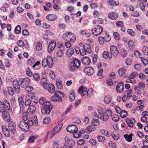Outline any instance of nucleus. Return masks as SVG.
Returning <instances> with one entry per match:
<instances>
[{
    "instance_id": "cd10ccee",
    "label": "nucleus",
    "mask_w": 148,
    "mask_h": 148,
    "mask_svg": "<svg viewBox=\"0 0 148 148\" xmlns=\"http://www.w3.org/2000/svg\"><path fill=\"white\" fill-rule=\"evenodd\" d=\"M103 56L104 58H108L109 59L111 58L112 57V55L107 51H104L103 54Z\"/></svg>"
},
{
    "instance_id": "603ef678",
    "label": "nucleus",
    "mask_w": 148,
    "mask_h": 148,
    "mask_svg": "<svg viewBox=\"0 0 148 148\" xmlns=\"http://www.w3.org/2000/svg\"><path fill=\"white\" fill-rule=\"evenodd\" d=\"M87 90V88L86 87H83V86H81L79 88L78 90V92L79 93H80L81 91H83L84 92H85V93H87L86 91Z\"/></svg>"
},
{
    "instance_id": "6e6552de",
    "label": "nucleus",
    "mask_w": 148,
    "mask_h": 148,
    "mask_svg": "<svg viewBox=\"0 0 148 148\" xmlns=\"http://www.w3.org/2000/svg\"><path fill=\"white\" fill-rule=\"evenodd\" d=\"M8 127L10 132L14 134L16 131V125L14 123L11 121L8 124Z\"/></svg>"
},
{
    "instance_id": "680f3d73",
    "label": "nucleus",
    "mask_w": 148,
    "mask_h": 148,
    "mask_svg": "<svg viewBox=\"0 0 148 148\" xmlns=\"http://www.w3.org/2000/svg\"><path fill=\"white\" fill-rule=\"evenodd\" d=\"M50 121V119L49 118H45L43 120V123L44 124H48Z\"/></svg>"
},
{
    "instance_id": "c03bdc74",
    "label": "nucleus",
    "mask_w": 148,
    "mask_h": 148,
    "mask_svg": "<svg viewBox=\"0 0 148 148\" xmlns=\"http://www.w3.org/2000/svg\"><path fill=\"white\" fill-rule=\"evenodd\" d=\"M34 79L36 81H39L40 79V75L38 73H35L33 75Z\"/></svg>"
},
{
    "instance_id": "f257e3e1",
    "label": "nucleus",
    "mask_w": 148,
    "mask_h": 148,
    "mask_svg": "<svg viewBox=\"0 0 148 148\" xmlns=\"http://www.w3.org/2000/svg\"><path fill=\"white\" fill-rule=\"evenodd\" d=\"M46 99L44 97L40 98L39 101V103L41 104L44 108L42 110L43 114H49L52 108V106L51 105L50 102L46 101Z\"/></svg>"
},
{
    "instance_id": "20e7f679",
    "label": "nucleus",
    "mask_w": 148,
    "mask_h": 148,
    "mask_svg": "<svg viewBox=\"0 0 148 148\" xmlns=\"http://www.w3.org/2000/svg\"><path fill=\"white\" fill-rule=\"evenodd\" d=\"M19 81L20 82L21 87L24 88L29 85L30 82V80L28 78H25L24 79H20Z\"/></svg>"
},
{
    "instance_id": "ea45409f",
    "label": "nucleus",
    "mask_w": 148,
    "mask_h": 148,
    "mask_svg": "<svg viewBox=\"0 0 148 148\" xmlns=\"http://www.w3.org/2000/svg\"><path fill=\"white\" fill-rule=\"evenodd\" d=\"M21 29L20 25L17 26L14 29V32L16 34H19L21 32Z\"/></svg>"
},
{
    "instance_id": "13d9d810",
    "label": "nucleus",
    "mask_w": 148,
    "mask_h": 148,
    "mask_svg": "<svg viewBox=\"0 0 148 148\" xmlns=\"http://www.w3.org/2000/svg\"><path fill=\"white\" fill-rule=\"evenodd\" d=\"M113 35L114 38L116 40H119L120 38V35L117 32H115L114 34Z\"/></svg>"
},
{
    "instance_id": "b1692460",
    "label": "nucleus",
    "mask_w": 148,
    "mask_h": 148,
    "mask_svg": "<svg viewBox=\"0 0 148 148\" xmlns=\"http://www.w3.org/2000/svg\"><path fill=\"white\" fill-rule=\"evenodd\" d=\"M56 18V16L55 14H50L46 16V18L50 21L55 20Z\"/></svg>"
},
{
    "instance_id": "c756f323",
    "label": "nucleus",
    "mask_w": 148,
    "mask_h": 148,
    "mask_svg": "<svg viewBox=\"0 0 148 148\" xmlns=\"http://www.w3.org/2000/svg\"><path fill=\"white\" fill-rule=\"evenodd\" d=\"M83 48L86 50V51L88 53H90L91 51V48L90 46L87 44H85L83 46Z\"/></svg>"
},
{
    "instance_id": "e2e57ef3",
    "label": "nucleus",
    "mask_w": 148,
    "mask_h": 148,
    "mask_svg": "<svg viewBox=\"0 0 148 148\" xmlns=\"http://www.w3.org/2000/svg\"><path fill=\"white\" fill-rule=\"evenodd\" d=\"M101 133L107 136H108L110 135V133L106 130H101Z\"/></svg>"
},
{
    "instance_id": "bf43d9fd",
    "label": "nucleus",
    "mask_w": 148,
    "mask_h": 148,
    "mask_svg": "<svg viewBox=\"0 0 148 148\" xmlns=\"http://www.w3.org/2000/svg\"><path fill=\"white\" fill-rule=\"evenodd\" d=\"M34 58L31 57L28 61V64L29 65H31L34 63Z\"/></svg>"
},
{
    "instance_id": "4be33fe9",
    "label": "nucleus",
    "mask_w": 148,
    "mask_h": 148,
    "mask_svg": "<svg viewBox=\"0 0 148 148\" xmlns=\"http://www.w3.org/2000/svg\"><path fill=\"white\" fill-rule=\"evenodd\" d=\"M85 132V131L84 129L81 130L79 132L77 130V133L73 134V136L75 138H78L80 136L81 134L84 133Z\"/></svg>"
},
{
    "instance_id": "338daca9",
    "label": "nucleus",
    "mask_w": 148,
    "mask_h": 148,
    "mask_svg": "<svg viewBox=\"0 0 148 148\" xmlns=\"http://www.w3.org/2000/svg\"><path fill=\"white\" fill-rule=\"evenodd\" d=\"M141 59L144 65H146L148 63V61L147 59L143 57L141 58Z\"/></svg>"
},
{
    "instance_id": "a19ab883",
    "label": "nucleus",
    "mask_w": 148,
    "mask_h": 148,
    "mask_svg": "<svg viewBox=\"0 0 148 148\" xmlns=\"http://www.w3.org/2000/svg\"><path fill=\"white\" fill-rule=\"evenodd\" d=\"M139 3L141 9L143 11H144L145 7V5L144 4V3L141 1H140L139 2Z\"/></svg>"
},
{
    "instance_id": "a878e982",
    "label": "nucleus",
    "mask_w": 148,
    "mask_h": 148,
    "mask_svg": "<svg viewBox=\"0 0 148 148\" xmlns=\"http://www.w3.org/2000/svg\"><path fill=\"white\" fill-rule=\"evenodd\" d=\"M68 40L70 39L71 41H74L75 39V36L73 34L69 32L67 33Z\"/></svg>"
},
{
    "instance_id": "39448f33",
    "label": "nucleus",
    "mask_w": 148,
    "mask_h": 148,
    "mask_svg": "<svg viewBox=\"0 0 148 148\" xmlns=\"http://www.w3.org/2000/svg\"><path fill=\"white\" fill-rule=\"evenodd\" d=\"M67 132L75 134L77 133L78 130L77 126L75 125H71L68 126L66 128Z\"/></svg>"
},
{
    "instance_id": "1a4fd4ad",
    "label": "nucleus",
    "mask_w": 148,
    "mask_h": 148,
    "mask_svg": "<svg viewBox=\"0 0 148 148\" xmlns=\"http://www.w3.org/2000/svg\"><path fill=\"white\" fill-rule=\"evenodd\" d=\"M2 115L3 119L5 121L7 122H9L10 121V115L7 111L4 110L3 111Z\"/></svg>"
},
{
    "instance_id": "7ed1b4c3",
    "label": "nucleus",
    "mask_w": 148,
    "mask_h": 148,
    "mask_svg": "<svg viewBox=\"0 0 148 148\" xmlns=\"http://www.w3.org/2000/svg\"><path fill=\"white\" fill-rule=\"evenodd\" d=\"M112 115V111L110 110H107L106 112H103L102 115L97 116V118H99L104 121H106L108 120L109 117Z\"/></svg>"
},
{
    "instance_id": "6e6d98bb",
    "label": "nucleus",
    "mask_w": 148,
    "mask_h": 148,
    "mask_svg": "<svg viewBox=\"0 0 148 148\" xmlns=\"http://www.w3.org/2000/svg\"><path fill=\"white\" fill-rule=\"evenodd\" d=\"M36 139V138L34 136H30L28 139V142L29 143H32L34 142L35 140Z\"/></svg>"
},
{
    "instance_id": "5fc2aeb1",
    "label": "nucleus",
    "mask_w": 148,
    "mask_h": 148,
    "mask_svg": "<svg viewBox=\"0 0 148 148\" xmlns=\"http://www.w3.org/2000/svg\"><path fill=\"white\" fill-rule=\"evenodd\" d=\"M94 125L92 126H88L86 129L87 131L88 132L93 131L95 130V128L94 127Z\"/></svg>"
},
{
    "instance_id": "7c9ffc66",
    "label": "nucleus",
    "mask_w": 148,
    "mask_h": 148,
    "mask_svg": "<svg viewBox=\"0 0 148 148\" xmlns=\"http://www.w3.org/2000/svg\"><path fill=\"white\" fill-rule=\"evenodd\" d=\"M124 94L127 96V97H128V98H130L132 95V90L131 89L128 90L125 92Z\"/></svg>"
},
{
    "instance_id": "aec40b11",
    "label": "nucleus",
    "mask_w": 148,
    "mask_h": 148,
    "mask_svg": "<svg viewBox=\"0 0 148 148\" xmlns=\"http://www.w3.org/2000/svg\"><path fill=\"white\" fill-rule=\"evenodd\" d=\"M47 89L49 92L51 93H53L55 91V86L52 84H49Z\"/></svg>"
},
{
    "instance_id": "49530a36",
    "label": "nucleus",
    "mask_w": 148,
    "mask_h": 148,
    "mask_svg": "<svg viewBox=\"0 0 148 148\" xmlns=\"http://www.w3.org/2000/svg\"><path fill=\"white\" fill-rule=\"evenodd\" d=\"M64 50L63 49L59 50L58 51L57 54L58 57H62L64 53Z\"/></svg>"
},
{
    "instance_id": "393cba45",
    "label": "nucleus",
    "mask_w": 148,
    "mask_h": 148,
    "mask_svg": "<svg viewBox=\"0 0 148 148\" xmlns=\"http://www.w3.org/2000/svg\"><path fill=\"white\" fill-rule=\"evenodd\" d=\"M108 16L110 19L113 20L116 19L118 18L117 14L114 12L110 13L108 14Z\"/></svg>"
},
{
    "instance_id": "0eeeda50",
    "label": "nucleus",
    "mask_w": 148,
    "mask_h": 148,
    "mask_svg": "<svg viewBox=\"0 0 148 148\" xmlns=\"http://www.w3.org/2000/svg\"><path fill=\"white\" fill-rule=\"evenodd\" d=\"M20 82L17 80H14L13 83V87L14 89L15 92L16 93H18L20 92V86L19 83Z\"/></svg>"
},
{
    "instance_id": "052dcab7",
    "label": "nucleus",
    "mask_w": 148,
    "mask_h": 148,
    "mask_svg": "<svg viewBox=\"0 0 148 148\" xmlns=\"http://www.w3.org/2000/svg\"><path fill=\"white\" fill-rule=\"evenodd\" d=\"M5 109L4 104L3 102L0 101V111L1 112H3L2 110H4Z\"/></svg>"
},
{
    "instance_id": "a18cd8bd",
    "label": "nucleus",
    "mask_w": 148,
    "mask_h": 148,
    "mask_svg": "<svg viewBox=\"0 0 148 148\" xmlns=\"http://www.w3.org/2000/svg\"><path fill=\"white\" fill-rule=\"evenodd\" d=\"M7 91L9 95L12 96L14 95V92L13 90V89L10 87L8 88Z\"/></svg>"
},
{
    "instance_id": "de8ad7c7",
    "label": "nucleus",
    "mask_w": 148,
    "mask_h": 148,
    "mask_svg": "<svg viewBox=\"0 0 148 148\" xmlns=\"http://www.w3.org/2000/svg\"><path fill=\"white\" fill-rule=\"evenodd\" d=\"M121 113V116L122 118L125 117L127 116V112L125 110H123L122 111Z\"/></svg>"
},
{
    "instance_id": "f03ea898",
    "label": "nucleus",
    "mask_w": 148,
    "mask_h": 148,
    "mask_svg": "<svg viewBox=\"0 0 148 148\" xmlns=\"http://www.w3.org/2000/svg\"><path fill=\"white\" fill-rule=\"evenodd\" d=\"M53 64L52 58L49 56H47V58H44L42 62V65L43 67L48 66L49 68H51L53 66Z\"/></svg>"
},
{
    "instance_id": "58836bf2",
    "label": "nucleus",
    "mask_w": 148,
    "mask_h": 148,
    "mask_svg": "<svg viewBox=\"0 0 148 148\" xmlns=\"http://www.w3.org/2000/svg\"><path fill=\"white\" fill-rule=\"evenodd\" d=\"M56 96H60L61 97H63L64 96V94L62 92L60 91H56L55 93Z\"/></svg>"
},
{
    "instance_id": "a211bd4d",
    "label": "nucleus",
    "mask_w": 148,
    "mask_h": 148,
    "mask_svg": "<svg viewBox=\"0 0 148 148\" xmlns=\"http://www.w3.org/2000/svg\"><path fill=\"white\" fill-rule=\"evenodd\" d=\"M56 42L54 41L51 42L49 44L48 47V51L51 52L55 48L56 46Z\"/></svg>"
},
{
    "instance_id": "3c124183",
    "label": "nucleus",
    "mask_w": 148,
    "mask_h": 148,
    "mask_svg": "<svg viewBox=\"0 0 148 148\" xmlns=\"http://www.w3.org/2000/svg\"><path fill=\"white\" fill-rule=\"evenodd\" d=\"M23 116L22 118L23 120L25 121L28 119L29 115L27 112H23Z\"/></svg>"
},
{
    "instance_id": "f8f14e48",
    "label": "nucleus",
    "mask_w": 148,
    "mask_h": 148,
    "mask_svg": "<svg viewBox=\"0 0 148 148\" xmlns=\"http://www.w3.org/2000/svg\"><path fill=\"white\" fill-rule=\"evenodd\" d=\"M62 126V124L61 123H60L56 126L51 132V134L54 135L57 134L60 130Z\"/></svg>"
},
{
    "instance_id": "0e129e2a",
    "label": "nucleus",
    "mask_w": 148,
    "mask_h": 148,
    "mask_svg": "<svg viewBox=\"0 0 148 148\" xmlns=\"http://www.w3.org/2000/svg\"><path fill=\"white\" fill-rule=\"evenodd\" d=\"M112 119L116 122L118 121L119 119V117L118 115H115L112 117Z\"/></svg>"
},
{
    "instance_id": "9d476101",
    "label": "nucleus",
    "mask_w": 148,
    "mask_h": 148,
    "mask_svg": "<svg viewBox=\"0 0 148 148\" xmlns=\"http://www.w3.org/2000/svg\"><path fill=\"white\" fill-rule=\"evenodd\" d=\"M18 126L20 129L22 131H24L28 128L27 123L25 121H20L18 124Z\"/></svg>"
},
{
    "instance_id": "864d4df0",
    "label": "nucleus",
    "mask_w": 148,
    "mask_h": 148,
    "mask_svg": "<svg viewBox=\"0 0 148 148\" xmlns=\"http://www.w3.org/2000/svg\"><path fill=\"white\" fill-rule=\"evenodd\" d=\"M103 22V20L101 18H99L97 19V22L95 21H93V23L96 24V23H97L99 24H102Z\"/></svg>"
},
{
    "instance_id": "2eb2a0df",
    "label": "nucleus",
    "mask_w": 148,
    "mask_h": 148,
    "mask_svg": "<svg viewBox=\"0 0 148 148\" xmlns=\"http://www.w3.org/2000/svg\"><path fill=\"white\" fill-rule=\"evenodd\" d=\"M124 84L123 82H121L117 85L116 90L118 92H121L123 91L124 89Z\"/></svg>"
},
{
    "instance_id": "dca6fc26",
    "label": "nucleus",
    "mask_w": 148,
    "mask_h": 148,
    "mask_svg": "<svg viewBox=\"0 0 148 148\" xmlns=\"http://www.w3.org/2000/svg\"><path fill=\"white\" fill-rule=\"evenodd\" d=\"M136 120L134 118H132L131 119H127L126 120V122L128 125L131 127H133V124L135 123Z\"/></svg>"
},
{
    "instance_id": "4d7b16f0",
    "label": "nucleus",
    "mask_w": 148,
    "mask_h": 148,
    "mask_svg": "<svg viewBox=\"0 0 148 148\" xmlns=\"http://www.w3.org/2000/svg\"><path fill=\"white\" fill-rule=\"evenodd\" d=\"M17 43L18 46L21 47H23L24 45L23 42L21 40H19Z\"/></svg>"
},
{
    "instance_id": "37998d69",
    "label": "nucleus",
    "mask_w": 148,
    "mask_h": 148,
    "mask_svg": "<svg viewBox=\"0 0 148 148\" xmlns=\"http://www.w3.org/2000/svg\"><path fill=\"white\" fill-rule=\"evenodd\" d=\"M138 75V73L136 72H133L129 76V79H133Z\"/></svg>"
},
{
    "instance_id": "09e8293b",
    "label": "nucleus",
    "mask_w": 148,
    "mask_h": 148,
    "mask_svg": "<svg viewBox=\"0 0 148 148\" xmlns=\"http://www.w3.org/2000/svg\"><path fill=\"white\" fill-rule=\"evenodd\" d=\"M104 101L106 104L109 103L111 101V98L110 97L106 96L104 99Z\"/></svg>"
},
{
    "instance_id": "4468645a",
    "label": "nucleus",
    "mask_w": 148,
    "mask_h": 148,
    "mask_svg": "<svg viewBox=\"0 0 148 148\" xmlns=\"http://www.w3.org/2000/svg\"><path fill=\"white\" fill-rule=\"evenodd\" d=\"M66 143L68 145L74 146L75 145V141L69 137L66 136L64 138Z\"/></svg>"
},
{
    "instance_id": "c85d7f7f",
    "label": "nucleus",
    "mask_w": 148,
    "mask_h": 148,
    "mask_svg": "<svg viewBox=\"0 0 148 148\" xmlns=\"http://www.w3.org/2000/svg\"><path fill=\"white\" fill-rule=\"evenodd\" d=\"M81 64L80 60L76 58H75L73 60V64L77 68H78Z\"/></svg>"
},
{
    "instance_id": "473e14b6",
    "label": "nucleus",
    "mask_w": 148,
    "mask_h": 148,
    "mask_svg": "<svg viewBox=\"0 0 148 148\" xmlns=\"http://www.w3.org/2000/svg\"><path fill=\"white\" fill-rule=\"evenodd\" d=\"M75 92L74 91L71 93L69 96V100L71 101H73L75 98Z\"/></svg>"
},
{
    "instance_id": "2f4dec72",
    "label": "nucleus",
    "mask_w": 148,
    "mask_h": 148,
    "mask_svg": "<svg viewBox=\"0 0 148 148\" xmlns=\"http://www.w3.org/2000/svg\"><path fill=\"white\" fill-rule=\"evenodd\" d=\"M112 138L115 140H118L119 138V134L116 132H113L111 134Z\"/></svg>"
},
{
    "instance_id": "8fccbe9b",
    "label": "nucleus",
    "mask_w": 148,
    "mask_h": 148,
    "mask_svg": "<svg viewBox=\"0 0 148 148\" xmlns=\"http://www.w3.org/2000/svg\"><path fill=\"white\" fill-rule=\"evenodd\" d=\"M56 85L58 88L62 89L63 88V86L59 81H57L56 82Z\"/></svg>"
},
{
    "instance_id": "e433bc0d",
    "label": "nucleus",
    "mask_w": 148,
    "mask_h": 148,
    "mask_svg": "<svg viewBox=\"0 0 148 148\" xmlns=\"http://www.w3.org/2000/svg\"><path fill=\"white\" fill-rule=\"evenodd\" d=\"M3 102L4 104L5 109H6L8 110L10 109V104L9 102L6 100H5L4 101H3Z\"/></svg>"
},
{
    "instance_id": "bb28decb",
    "label": "nucleus",
    "mask_w": 148,
    "mask_h": 148,
    "mask_svg": "<svg viewBox=\"0 0 148 148\" xmlns=\"http://www.w3.org/2000/svg\"><path fill=\"white\" fill-rule=\"evenodd\" d=\"M107 2L110 5L113 6L115 5H119L118 1H115L113 0H108Z\"/></svg>"
},
{
    "instance_id": "9b49d317",
    "label": "nucleus",
    "mask_w": 148,
    "mask_h": 148,
    "mask_svg": "<svg viewBox=\"0 0 148 148\" xmlns=\"http://www.w3.org/2000/svg\"><path fill=\"white\" fill-rule=\"evenodd\" d=\"M111 54L114 56H116L119 53V51L117 48L114 45H112L110 47Z\"/></svg>"
},
{
    "instance_id": "79ce46f5",
    "label": "nucleus",
    "mask_w": 148,
    "mask_h": 148,
    "mask_svg": "<svg viewBox=\"0 0 148 148\" xmlns=\"http://www.w3.org/2000/svg\"><path fill=\"white\" fill-rule=\"evenodd\" d=\"M99 118L96 119H94L92 120V123L93 125H99Z\"/></svg>"
},
{
    "instance_id": "ddd939ff",
    "label": "nucleus",
    "mask_w": 148,
    "mask_h": 148,
    "mask_svg": "<svg viewBox=\"0 0 148 148\" xmlns=\"http://www.w3.org/2000/svg\"><path fill=\"white\" fill-rule=\"evenodd\" d=\"M85 73L88 75H90L93 74L94 72L93 69L90 67L85 68L84 69Z\"/></svg>"
},
{
    "instance_id": "72a5a7b5",
    "label": "nucleus",
    "mask_w": 148,
    "mask_h": 148,
    "mask_svg": "<svg viewBox=\"0 0 148 148\" xmlns=\"http://www.w3.org/2000/svg\"><path fill=\"white\" fill-rule=\"evenodd\" d=\"M132 134H131L129 135L126 134L124 135V136L126 140L129 142H130L132 140Z\"/></svg>"
},
{
    "instance_id": "6ab92c4d",
    "label": "nucleus",
    "mask_w": 148,
    "mask_h": 148,
    "mask_svg": "<svg viewBox=\"0 0 148 148\" xmlns=\"http://www.w3.org/2000/svg\"><path fill=\"white\" fill-rule=\"evenodd\" d=\"M82 61L83 64L89 65L90 62V59L88 57H84L82 59Z\"/></svg>"
},
{
    "instance_id": "774afa93",
    "label": "nucleus",
    "mask_w": 148,
    "mask_h": 148,
    "mask_svg": "<svg viewBox=\"0 0 148 148\" xmlns=\"http://www.w3.org/2000/svg\"><path fill=\"white\" fill-rule=\"evenodd\" d=\"M42 45L40 43H38L36 44V48L37 50H40L42 49Z\"/></svg>"
},
{
    "instance_id": "c9c22d12",
    "label": "nucleus",
    "mask_w": 148,
    "mask_h": 148,
    "mask_svg": "<svg viewBox=\"0 0 148 148\" xmlns=\"http://www.w3.org/2000/svg\"><path fill=\"white\" fill-rule=\"evenodd\" d=\"M125 72V69L122 68L119 69L118 71V73L120 76H123Z\"/></svg>"
},
{
    "instance_id": "f3484780",
    "label": "nucleus",
    "mask_w": 148,
    "mask_h": 148,
    "mask_svg": "<svg viewBox=\"0 0 148 148\" xmlns=\"http://www.w3.org/2000/svg\"><path fill=\"white\" fill-rule=\"evenodd\" d=\"M2 129L3 133L5 136L6 137H9L10 136V132L5 126L4 125L2 126Z\"/></svg>"
},
{
    "instance_id": "69168bd1",
    "label": "nucleus",
    "mask_w": 148,
    "mask_h": 148,
    "mask_svg": "<svg viewBox=\"0 0 148 148\" xmlns=\"http://www.w3.org/2000/svg\"><path fill=\"white\" fill-rule=\"evenodd\" d=\"M121 56L123 58L125 57L127 54V51L125 49H123L121 51Z\"/></svg>"
},
{
    "instance_id": "4c0bfd02",
    "label": "nucleus",
    "mask_w": 148,
    "mask_h": 148,
    "mask_svg": "<svg viewBox=\"0 0 148 148\" xmlns=\"http://www.w3.org/2000/svg\"><path fill=\"white\" fill-rule=\"evenodd\" d=\"M56 96H60L61 97H63L64 96V94L62 92L60 91H56L55 93Z\"/></svg>"
},
{
    "instance_id": "423d86ee",
    "label": "nucleus",
    "mask_w": 148,
    "mask_h": 148,
    "mask_svg": "<svg viewBox=\"0 0 148 148\" xmlns=\"http://www.w3.org/2000/svg\"><path fill=\"white\" fill-rule=\"evenodd\" d=\"M95 32H93V29L92 30V34L94 35L97 36L101 34L103 31V28L101 26H100L99 25H98L97 26V28H94Z\"/></svg>"
},
{
    "instance_id": "f704fd0d",
    "label": "nucleus",
    "mask_w": 148,
    "mask_h": 148,
    "mask_svg": "<svg viewBox=\"0 0 148 148\" xmlns=\"http://www.w3.org/2000/svg\"><path fill=\"white\" fill-rule=\"evenodd\" d=\"M74 50L71 48L69 49L67 52V54L69 57L71 56L74 53Z\"/></svg>"
},
{
    "instance_id": "5701e85b",
    "label": "nucleus",
    "mask_w": 148,
    "mask_h": 148,
    "mask_svg": "<svg viewBox=\"0 0 148 148\" xmlns=\"http://www.w3.org/2000/svg\"><path fill=\"white\" fill-rule=\"evenodd\" d=\"M36 110V107L34 106H30L27 110V112L30 113H34Z\"/></svg>"
},
{
    "instance_id": "412c9836",
    "label": "nucleus",
    "mask_w": 148,
    "mask_h": 148,
    "mask_svg": "<svg viewBox=\"0 0 148 148\" xmlns=\"http://www.w3.org/2000/svg\"><path fill=\"white\" fill-rule=\"evenodd\" d=\"M45 79V81L47 80L45 78H43L41 79V84L45 89H47L49 84L47 82H45L44 81Z\"/></svg>"
}]
</instances>
